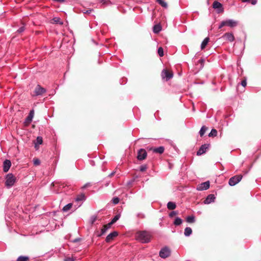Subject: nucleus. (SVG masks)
Wrapping results in <instances>:
<instances>
[{
	"label": "nucleus",
	"mask_w": 261,
	"mask_h": 261,
	"mask_svg": "<svg viewBox=\"0 0 261 261\" xmlns=\"http://www.w3.org/2000/svg\"><path fill=\"white\" fill-rule=\"evenodd\" d=\"M242 1L243 3H246V2L251 3V4H252L253 5H255L257 3V0H242Z\"/></svg>",
	"instance_id": "35"
},
{
	"label": "nucleus",
	"mask_w": 261,
	"mask_h": 261,
	"mask_svg": "<svg viewBox=\"0 0 261 261\" xmlns=\"http://www.w3.org/2000/svg\"><path fill=\"white\" fill-rule=\"evenodd\" d=\"M115 174V172H111L109 175V177H112V176H113Z\"/></svg>",
	"instance_id": "48"
},
{
	"label": "nucleus",
	"mask_w": 261,
	"mask_h": 261,
	"mask_svg": "<svg viewBox=\"0 0 261 261\" xmlns=\"http://www.w3.org/2000/svg\"><path fill=\"white\" fill-rule=\"evenodd\" d=\"M93 11L92 9H90V10H87L86 12H85V13H90L91 12H92Z\"/></svg>",
	"instance_id": "49"
},
{
	"label": "nucleus",
	"mask_w": 261,
	"mask_h": 261,
	"mask_svg": "<svg viewBox=\"0 0 261 261\" xmlns=\"http://www.w3.org/2000/svg\"><path fill=\"white\" fill-rule=\"evenodd\" d=\"M24 30H25L24 27V26H22V27H21L20 28H19L17 30V32L18 33H22L23 32H24Z\"/></svg>",
	"instance_id": "41"
},
{
	"label": "nucleus",
	"mask_w": 261,
	"mask_h": 261,
	"mask_svg": "<svg viewBox=\"0 0 261 261\" xmlns=\"http://www.w3.org/2000/svg\"><path fill=\"white\" fill-rule=\"evenodd\" d=\"M209 38L206 37L203 40L201 44V49H203L206 47V45L207 44L209 41Z\"/></svg>",
	"instance_id": "22"
},
{
	"label": "nucleus",
	"mask_w": 261,
	"mask_h": 261,
	"mask_svg": "<svg viewBox=\"0 0 261 261\" xmlns=\"http://www.w3.org/2000/svg\"><path fill=\"white\" fill-rule=\"evenodd\" d=\"M99 2L103 5L107 4L109 3V0H99Z\"/></svg>",
	"instance_id": "42"
},
{
	"label": "nucleus",
	"mask_w": 261,
	"mask_h": 261,
	"mask_svg": "<svg viewBox=\"0 0 261 261\" xmlns=\"http://www.w3.org/2000/svg\"><path fill=\"white\" fill-rule=\"evenodd\" d=\"M213 8L216 10L217 13H221L224 11L222 5L217 1H215L214 2L213 4Z\"/></svg>",
	"instance_id": "6"
},
{
	"label": "nucleus",
	"mask_w": 261,
	"mask_h": 261,
	"mask_svg": "<svg viewBox=\"0 0 261 261\" xmlns=\"http://www.w3.org/2000/svg\"><path fill=\"white\" fill-rule=\"evenodd\" d=\"M86 199V197L85 196V195L84 194H81L79 195H78L76 198H75V202H76L77 203V206L78 207H80L82 202L85 201Z\"/></svg>",
	"instance_id": "11"
},
{
	"label": "nucleus",
	"mask_w": 261,
	"mask_h": 261,
	"mask_svg": "<svg viewBox=\"0 0 261 261\" xmlns=\"http://www.w3.org/2000/svg\"><path fill=\"white\" fill-rule=\"evenodd\" d=\"M16 182L15 177L12 174L9 173L6 177L5 185L8 188L12 187Z\"/></svg>",
	"instance_id": "3"
},
{
	"label": "nucleus",
	"mask_w": 261,
	"mask_h": 261,
	"mask_svg": "<svg viewBox=\"0 0 261 261\" xmlns=\"http://www.w3.org/2000/svg\"><path fill=\"white\" fill-rule=\"evenodd\" d=\"M186 221L189 223H192L195 222V218L194 216H188L186 218Z\"/></svg>",
	"instance_id": "25"
},
{
	"label": "nucleus",
	"mask_w": 261,
	"mask_h": 261,
	"mask_svg": "<svg viewBox=\"0 0 261 261\" xmlns=\"http://www.w3.org/2000/svg\"><path fill=\"white\" fill-rule=\"evenodd\" d=\"M43 143V139L41 137L38 136L37 137L36 141L34 142V147L36 150H38L39 145L42 144Z\"/></svg>",
	"instance_id": "15"
},
{
	"label": "nucleus",
	"mask_w": 261,
	"mask_h": 261,
	"mask_svg": "<svg viewBox=\"0 0 261 261\" xmlns=\"http://www.w3.org/2000/svg\"><path fill=\"white\" fill-rule=\"evenodd\" d=\"M209 144H204L203 145H202L199 150L197 152V155H201L204 153L206 149L208 148Z\"/></svg>",
	"instance_id": "12"
},
{
	"label": "nucleus",
	"mask_w": 261,
	"mask_h": 261,
	"mask_svg": "<svg viewBox=\"0 0 261 261\" xmlns=\"http://www.w3.org/2000/svg\"><path fill=\"white\" fill-rule=\"evenodd\" d=\"M167 206V208L171 210H174L176 207L175 203L171 201L168 202Z\"/></svg>",
	"instance_id": "20"
},
{
	"label": "nucleus",
	"mask_w": 261,
	"mask_h": 261,
	"mask_svg": "<svg viewBox=\"0 0 261 261\" xmlns=\"http://www.w3.org/2000/svg\"><path fill=\"white\" fill-rule=\"evenodd\" d=\"M147 166L145 164H144V165H142L140 166V170L142 172H144L145 171H146V170L147 169Z\"/></svg>",
	"instance_id": "37"
},
{
	"label": "nucleus",
	"mask_w": 261,
	"mask_h": 261,
	"mask_svg": "<svg viewBox=\"0 0 261 261\" xmlns=\"http://www.w3.org/2000/svg\"><path fill=\"white\" fill-rule=\"evenodd\" d=\"M241 85L245 87L247 85V82L246 80H243L241 83Z\"/></svg>",
	"instance_id": "44"
},
{
	"label": "nucleus",
	"mask_w": 261,
	"mask_h": 261,
	"mask_svg": "<svg viewBox=\"0 0 261 261\" xmlns=\"http://www.w3.org/2000/svg\"><path fill=\"white\" fill-rule=\"evenodd\" d=\"M136 239L142 243H147L150 242L151 235L146 231L138 232L135 236Z\"/></svg>",
	"instance_id": "1"
},
{
	"label": "nucleus",
	"mask_w": 261,
	"mask_h": 261,
	"mask_svg": "<svg viewBox=\"0 0 261 261\" xmlns=\"http://www.w3.org/2000/svg\"><path fill=\"white\" fill-rule=\"evenodd\" d=\"M91 186L90 183H87V184H86L85 185H84L83 186V187H82V188H83V189H85V188H86L87 187H89V186Z\"/></svg>",
	"instance_id": "46"
},
{
	"label": "nucleus",
	"mask_w": 261,
	"mask_h": 261,
	"mask_svg": "<svg viewBox=\"0 0 261 261\" xmlns=\"http://www.w3.org/2000/svg\"><path fill=\"white\" fill-rule=\"evenodd\" d=\"M46 92V90L38 85L35 89L34 93L35 96L41 95Z\"/></svg>",
	"instance_id": "10"
},
{
	"label": "nucleus",
	"mask_w": 261,
	"mask_h": 261,
	"mask_svg": "<svg viewBox=\"0 0 261 261\" xmlns=\"http://www.w3.org/2000/svg\"><path fill=\"white\" fill-rule=\"evenodd\" d=\"M164 150H165V148L163 146H160L159 147L153 148V152L154 153L162 154L164 152Z\"/></svg>",
	"instance_id": "19"
},
{
	"label": "nucleus",
	"mask_w": 261,
	"mask_h": 261,
	"mask_svg": "<svg viewBox=\"0 0 261 261\" xmlns=\"http://www.w3.org/2000/svg\"><path fill=\"white\" fill-rule=\"evenodd\" d=\"M173 76L172 73L169 72L167 70L164 69L162 72V76L163 79H166V81H169Z\"/></svg>",
	"instance_id": "9"
},
{
	"label": "nucleus",
	"mask_w": 261,
	"mask_h": 261,
	"mask_svg": "<svg viewBox=\"0 0 261 261\" xmlns=\"http://www.w3.org/2000/svg\"><path fill=\"white\" fill-rule=\"evenodd\" d=\"M207 129V128L205 126H203L201 127L200 131H199V134L201 137L203 136V135L205 134L206 130Z\"/></svg>",
	"instance_id": "31"
},
{
	"label": "nucleus",
	"mask_w": 261,
	"mask_h": 261,
	"mask_svg": "<svg viewBox=\"0 0 261 261\" xmlns=\"http://www.w3.org/2000/svg\"><path fill=\"white\" fill-rule=\"evenodd\" d=\"M223 37H225L230 42H232L234 40V37L232 33H226L223 35Z\"/></svg>",
	"instance_id": "18"
},
{
	"label": "nucleus",
	"mask_w": 261,
	"mask_h": 261,
	"mask_svg": "<svg viewBox=\"0 0 261 261\" xmlns=\"http://www.w3.org/2000/svg\"><path fill=\"white\" fill-rule=\"evenodd\" d=\"M153 32L155 33H158L161 31V27L159 24H156L153 27Z\"/></svg>",
	"instance_id": "29"
},
{
	"label": "nucleus",
	"mask_w": 261,
	"mask_h": 261,
	"mask_svg": "<svg viewBox=\"0 0 261 261\" xmlns=\"http://www.w3.org/2000/svg\"><path fill=\"white\" fill-rule=\"evenodd\" d=\"M112 225H109V223L107 224V225H105L103 226V228H102L101 229V235H102L105 232H106V231L109 229L111 228Z\"/></svg>",
	"instance_id": "23"
},
{
	"label": "nucleus",
	"mask_w": 261,
	"mask_h": 261,
	"mask_svg": "<svg viewBox=\"0 0 261 261\" xmlns=\"http://www.w3.org/2000/svg\"><path fill=\"white\" fill-rule=\"evenodd\" d=\"M182 222V220L179 217H176L173 222V224L176 226L180 225Z\"/></svg>",
	"instance_id": "28"
},
{
	"label": "nucleus",
	"mask_w": 261,
	"mask_h": 261,
	"mask_svg": "<svg viewBox=\"0 0 261 261\" xmlns=\"http://www.w3.org/2000/svg\"><path fill=\"white\" fill-rule=\"evenodd\" d=\"M118 233L117 231H114L109 234L106 239V242H110L118 236Z\"/></svg>",
	"instance_id": "13"
},
{
	"label": "nucleus",
	"mask_w": 261,
	"mask_h": 261,
	"mask_svg": "<svg viewBox=\"0 0 261 261\" xmlns=\"http://www.w3.org/2000/svg\"><path fill=\"white\" fill-rule=\"evenodd\" d=\"M120 215H116L111 220V221L109 223V225H112L114 223H115L117 220L120 218Z\"/></svg>",
	"instance_id": "26"
},
{
	"label": "nucleus",
	"mask_w": 261,
	"mask_h": 261,
	"mask_svg": "<svg viewBox=\"0 0 261 261\" xmlns=\"http://www.w3.org/2000/svg\"><path fill=\"white\" fill-rule=\"evenodd\" d=\"M242 177V175H237L231 177L228 181L229 185L230 186H235L241 180Z\"/></svg>",
	"instance_id": "4"
},
{
	"label": "nucleus",
	"mask_w": 261,
	"mask_h": 261,
	"mask_svg": "<svg viewBox=\"0 0 261 261\" xmlns=\"http://www.w3.org/2000/svg\"><path fill=\"white\" fill-rule=\"evenodd\" d=\"M34 115V111L33 110L30 111L29 115L25 118V122L27 123H30L32 122L33 117Z\"/></svg>",
	"instance_id": "17"
},
{
	"label": "nucleus",
	"mask_w": 261,
	"mask_h": 261,
	"mask_svg": "<svg viewBox=\"0 0 261 261\" xmlns=\"http://www.w3.org/2000/svg\"><path fill=\"white\" fill-rule=\"evenodd\" d=\"M29 259V257L25 256H19L16 261H28Z\"/></svg>",
	"instance_id": "30"
},
{
	"label": "nucleus",
	"mask_w": 261,
	"mask_h": 261,
	"mask_svg": "<svg viewBox=\"0 0 261 261\" xmlns=\"http://www.w3.org/2000/svg\"><path fill=\"white\" fill-rule=\"evenodd\" d=\"M216 197L214 194L208 195L204 201L205 204H210L214 202Z\"/></svg>",
	"instance_id": "16"
},
{
	"label": "nucleus",
	"mask_w": 261,
	"mask_h": 261,
	"mask_svg": "<svg viewBox=\"0 0 261 261\" xmlns=\"http://www.w3.org/2000/svg\"><path fill=\"white\" fill-rule=\"evenodd\" d=\"M192 233V230L191 228L187 227L185 229L184 234L186 237L190 236Z\"/></svg>",
	"instance_id": "21"
},
{
	"label": "nucleus",
	"mask_w": 261,
	"mask_h": 261,
	"mask_svg": "<svg viewBox=\"0 0 261 261\" xmlns=\"http://www.w3.org/2000/svg\"><path fill=\"white\" fill-rule=\"evenodd\" d=\"M217 135V131L215 129H212L211 132L209 133V137H215Z\"/></svg>",
	"instance_id": "32"
},
{
	"label": "nucleus",
	"mask_w": 261,
	"mask_h": 261,
	"mask_svg": "<svg viewBox=\"0 0 261 261\" xmlns=\"http://www.w3.org/2000/svg\"><path fill=\"white\" fill-rule=\"evenodd\" d=\"M112 201L114 204H116L119 203V199L118 197H116L113 198Z\"/></svg>",
	"instance_id": "40"
},
{
	"label": "nucleus",
	"mask_w": 261,
	"mask_h": 261,
	"mask_svg": "<svg viewBox=\"0 0 261 261\" xmlns=\"http://www.w3.org/2000/svg\"><path fill=\"white\" fill-rule=\"evenodd\" d=\"M127 183L129 184V183H130V181H129L127 182Z\"/></svg>",
	"instance_id": "50"
},
{
	"label": "nucleus",
	"mask_w": 261,
	"mask_h": 261,
	"mask_svg": "<svg viewBox=\"0 0 261 261\" xmlns=\"http://www.w3.org/2000/svg\"><path fill=\"white\" fill-rule=\"evenodd\" d=\"M53 20L56 23H59L60 24H63V22L61 21V19L59 17H55Z\"/></svg>",
	"instance_id": "34"
},
{
	"label": "nucleus",
	"mask_w": 261,
	"mask_h": 261,
	"mask_svg": "<svg viewBox=\"0 0 261 261\" xmlns=\"http://www.w3.org/2000/svg\"><path fill=\"white\" fill-rule=\"evenodd\" d=\"M178 214L177 211H172L169 214V216L172 218L173 216L177 215Z\"/></svg>",
	"instance_id": "39"
},
{
	"label": "nucleus",
	"mask_w": 261,
	"mask_h": 261,
	"mask_svg": "<svg viewBox=\"0 0 261 261\" xmlns=\"http://www.w3.org/2000/svg\"><path fill=\"white\" fill-rule=\"evenodd\" d=\"M156 2L159 4L162 7L165 8H167L168 7V5L166 2H165L164 0H155Z\"/></svg>",
	"instance_id": "24"
},
{
	"label": "nucleus",
	"mask_w": 261,
	"mask_h": 261,
	"mask_svg": "<svg viewBox=\"0 0 261 261\" xmlns=\"http://www.w3.org/2000/svg\"><path fill=\"white\" fill-rule=\"evenodd\" d=\"M120 0H109L110 4H115L119 2Z\"/></svg>",
	"instance_id": "45"
},
{
	"label": "nucleus",
	"mask_w": 261,
	"mask_h": 261,
	"mask_svg": "<svg viewBox=\"0 0 261 261\" xmlns=\"http://www.w3.org/2000/svg\"><path fill=\"white\" fill-rule=\"evenodd\" d=\"M158 53L160 57H162L164 56V50L162 47H160L158 49Z\"/></svg>",
	"instance_id": "33"
},
{
	"label": "nucleus",
	"mask_w": 261,
	"mask_h": 261,
	"mask_svg": "<svg viewBox=\"0 0 261 261\" xmlns=\"http://www.w3.org/2000/svg\"><path fill=\"white\" fill-rule=\"evenodd\" d=\"M64 261H74V259L73 257H65L64 259Z\"/></svg>",
	"instance_id": "43"
},
{
	"label": "nucleus",
	"mask_w": 261,
	"mask_h": 261,
	"mask_svg": "<svg viewBox=\"0 0 261 261\" xmlns=\"http://www.w3.org/2000/svg\"><path fill=\"white\" fill-rule=\"evenodd\" d=\"M33 163L35 166H38L40 164V161L38 159H34Z\"/></svg>",
	"instance_id": "38"
},
{
	"label": "nucleus",
	"mask_w": 261,
	"mask_h": 261,
	"mask_svg": "<svg viewBox=\"0 0 261 261\" xmlns=\"http://www.w3.org/2000/svg\"><path fill=\"white\" fill-rule=\"evenodd\" d=\"M147 156V152L144 149H140L138 152L137 159L139 160H143Z\"/></svg>",
	"instance_id": "8"
},
{
	"label": "nucleus",
	"mask_w": 261,
	"mask_h": 261,
	"mask_svg": "<svg viewBox=\"0 0 261 261\" xmlns=\"http://www.w3.org/2000/svg\"><path fill=\"white\" fill-rule=\"evenodd\" d=\"M170 249L168 247H165L160 250L159 255L161 257L166 258L170 256Z\"/></svg>",
	"instance_id": "5"
},
{
	"label": "nucleus",
	"mask_w": 261,
	"mask_h": 261,
	"mask_svg": "<svg viewBox=\"0 0 261 261\" xmlns=\"http://www.w3.org/2000/svg\"><path fill=\"white\" fill-rule=\"evenodd\" d=\"M238 21L232 19H227L222 21L219 25V29H221L224 26H228L230 28H233L238 25Z\"/></svg>",
	"instance_id": "2"
},
{
	"label": "nucleus",
	"mask_w": 261,
	"mask_h": 261,
	"mask_svg": "<svg viewBox=\"0 0 261 261\" xmlns=\"http://www.w3.org/2000/svg\"><path fill=\"white\" fill-rule=\"evenodd\" d=\"M124 4H125L127 6V9L124 10L123 13H125L127 11V10H130V7L129 6V0H125L124 2Z\"/></svg>",
	"instance_id": "36"
},
{
	"label": "nucleus",
	"mask_w": 261,
	"mask_h": 261,
	"mask_svg": "<svg viewBox=\"0 0 261 261\" xmlns=\"http://www.w3.org/2000/svg\"><path fill=\"white\" fill-rule=\"evenodd\" d=\"M210 186V182L209 181L201 183L197 185L196 189L198 191H203L208 189Z\"/></svg>",
	"instance_id": "7"
},
{
	"label": "nucleus",
	"mask_w": 261,
	"mask_h": 261,
	"mask_svg": "<svg viewBox=\"0 0 261 261\" xmlns=\"http://www.w3.org/2000/svg\"><path fill=\"white\" fill-rule=\"evenodd\" d=\"M137 216L139 217V218H144V215L143 214H142V213H139L138 214Z\"/></svg>",
	"instance_id": "47"
},
{
	"label": "nucleus",
	"mask_w": 261,
	"mask_h": 261,
	"mask_svg": "<svg viewBox=\"0 0 261 261\" xmlns=\"http://www.w3.org/2000/svg\"><path fill=\"white\" fill-rule=\"evenodd\" d=\"M11 166V163L10 160H6L3 163V171L5 172H7L9 170Z\"/></svg>",
	"instance_id": "14"
},
{
	"label": "nucleus",
	"mask_w": 261,
	"mask_h": 261,
	"mask_svg": "<svg viewBox=\"0 0 261 261\" xmlns=\"http://www.w3.org/2000/svg\"><path fill=\"white\" fill-rule=\"evenodd\" d=\"M72 203H68L63 207L62 210L64 212H67L72 207Z\"/></svg>",
	"instance_id": "27"
}]
</instances>
